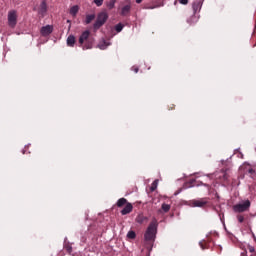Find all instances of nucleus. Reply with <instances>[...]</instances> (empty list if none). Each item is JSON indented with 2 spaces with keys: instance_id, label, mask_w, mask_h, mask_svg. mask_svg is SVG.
I'll list each match as a JSON object with an SVG mask.
<instances>
[{
  "instance_id": "obj_14",
  "label": "nucleus",
  "mask_w": 256,
  "mask_h": 256,
  "mask_svg": "<svg viewBox=\"0 0 256 256\" xmlns=\"http://www.w3.org/2000/svg\"><path fill=\"white\" fill-rule=\"evenodd\" d=\"M161 211H163V213H169V211H171V205L163 203L161 206V210H159V213H161Z\"/></svg>"
},
{
  "instance_id": "obj_21",
  "label": "nucleus",
  "mask_w": 256,
  "mask_h": 256,
  "mask_svg": "<svg viewBox=\"0 0 256 256\" xmlns=\"http://www.w3.org/2000/svg\"><path fill=\"white\" fill-rule=\"evenodd\" d=\"M99 49L105 50L107 49V42L103 41L98 45Z\"/></svg>"
},
{
  "instance_id": "obj_16",
  "label": "nucleus",
  "mask_w": 256,
  "mask_h": 256,
  "mask_svg": "<svg viewBox=\"0 0 256 256\" xmlns=\"http://www.w3.org/2000/svg\"><path fill=\"white\" fill-rule=\"evenodd\" d=\"M92 21H95V14L86 15L85 23L89 25Z\"/></svg>"
},
{
  "instance_id": "obj_27",
  "label": "nucleus",
  "mask_w": 256,
  "mask_h": 256,
  "mask_svg": "<svg viewBox=\"0 0 256 256\" xmlns=\"http://www.w3.org/2000/svg\"><path fill=\"white\" fill-rule=\"evenodd\" d=\"M248 250L250 251V253H255V247L251 245L248 246Z\"/></svg>"
},
{
  "instance_id": "obj_26",
  "label": "nucleus",
  "mask_w": 256,
  "mask_h": 256,
  "mask_svg": "<svg viewBox=\"0 0 256 256\" xmlns=\"http://www.w3.org/2000/svg\"><path fill=\"white\" fill-rule=\"evenodd\" d=\"M181 5H187L189 3V0H178Z\"/></svg>"
},
{
  "instance_id": "obj_24",
  "label": "nucleus",
  "mask_w": 256,
  "mask_h": 256,
  "mask_svg": "<svg viewBox=\"0 0 256 256\" xmlns=\"http://www.w3.org/2000/svg\"><path fill=\"white\" fill-rule=\"evenodd\" d=\"M237 219H238L239 223H243V221H245V217H243V215H238Z\"/></svg>"
},
{
  "instance_id": "obj_29",
  "label": "nucleus",
  "mask_w": 256,
  "mask_h": 256,
  "mask_svg": "<svg viewBox=\"0 0 256 256\" xmlns=\"http://www.w3.org/2000/svg\"><path fill=\"white\" fill-rule=\"evenodd\" d=\"M132 71H134V73H139V68L138 67H132Z\"/></svg>"
},
{
  "instance_id": "obj_5",
  "label": "nucleus",
  "mask_w": 256,
  "mask_h": 256,
  "mask_svg": "<svg viewBox=\"0 0 256 256\" xmlns=\"http://www.w3.org/2000/svg\"><path fill=\"white\" fill-rule=\"evenodd\" d=\"M18 17L16 10H10L8 12V27L15 29V27H17Z\"/></svg>"
},
{
  "instance_id": "obj_22",
  "label": "nucleus",
  "mask_w": 256,
  "mask_h": 256,
  "mask_svg": "<svg viewBox=\"0 0 256 256\" xmlns=\"http://www.w3.org/2000/svg\"><path fill=\"white\" fill-rule=\"evenodd\" d=\"M156 189H157V180H155V181L152 183L151 187H150V190H151V191H155Z\"/></svg>"
},
{
  "instance_id": "obj_18",
  "label": "nucleus",
  "mask_w": 256,
  "mask_h": 256,
  "mask_svg": "<svg viewBox=\"0 0 256 256\" xmlns=\"http://www.w3.org/2000/svg\"><path fill=\"white\" fill-rule=\"evenodd\" d=\"M115 3H117V0H110L109 3H107L108 9H114Z\"/></svg>"
},
{
  "instance_id": "obj_25",
  "label": "nucleus",
  "mask_w": 256,
  "mask_h": 256,
  "mask_svg": "<svg viewBox=\"0 0 256 256\" xmlns=\"http://www.w3.org/2000/svg\"><path fill=\"white\" fill-rule=\"evenodd\" d=\"M65 249L68 253H71V251H73V247H71V245L69 244L65 246Z\"/></svg>"
},
{
  "instance_id": "obj_33",
  "label": "nucleus",
  "mask_w": 256,
  "mask_h": 256,
  "mask_svg": "<svg viewBox=\"0 0 256 256\" xmlns=\"http://www.w3.org/2000/svg\"><path fill=\"white\" fill-rule=\"evenodd\" d=\"M146 9H155V6L146 7Z\"/></svg>"
},
{
  "instance_id": "obj_17",
  "label": "nucleus",
  "mask_w": 256,
  "mask_h": 256,
  "mask_svg": "<svg viewBox=\"0 0 256 256\" xmlns=\"http://www.w3.org/2000/svg\"><path fill=\"white\" fill-rule=\"evenodd\" d=\"M127 203H129V202H127L126 198H120V199H118L116 205H117V207H124V205H127Z\"/></svg>"
},
{
  "instance_id": "obj_19",
  "label": "nucleus",
  "mask_w": 256,
  "mask_h": 256,
  "mask_svg": "<svg viewBox=\"0 0 256 256\" xmlns=\"http://www.w3.org/2000/svg\"><path fill=\"white\" fill-rule=\"evenodd\" d=\"M127 237L128 239H135L137 237V234L135 233V231L131 230L128 232Z\"/></svg>"
},
{
  "instance_id": "obj_2",
  "label": "nucleus",
  "mask_w": 256,
  "mask_h": 256,
  "mask_svg": "<svg viewBox=\"0 0 256 256\" xmlns=\"http://www.w3.org/2000/svg\"><path fill=\"white\" fill-rule=\"evenodd\" d=\"M157 227H159V222H157V218H153L144 234L145 241H155Z\"/></svg>"
},
{
  "instance_id": "obj_11",
  "label": "nucleus",
  "mask_w": 256,
  "mask_h": 256,
  "mask_svg": "<svg viewBox=\"0 0 256 256\" xmlns=\"http://www.w3.org/2000/svg\"><path fill=\"white\" fill-rule=\"evenodd\" d=\"M202 3L199 0H196L193 4H192V9L194 14L195 13H199V11H201V7H202Z\"/></svg>"
},
{
  "instance_id": "obj_4",
  "label": "nucleus",
  "mask_w": 256,
  "mask_h": 256,
  "mask_svg": "<svg viewBox=\"0 0 256 256\" xmlns=\"http://www.w3.org/2000/svg\"><path fill=\"white\" fill-rule=\"evenodd\" d=\"M250 208H251V201L245 200L242 203L234 205L233 211H235V213H245V211H249Z\"/></svg>"
},
{
  "instance_id": "obj_1",
  "label": "nucleus",
  "mask_w": 256,
  "mask_h": 256,
  "mask_svg": "<svg viewBox=\"0 0 256 256\" xmlns=\"http://www.w3.org/2000/svg\"><path fill=\"white\" fill-rule=\"evenodd\" d=\"M94 43L95 38L91 37V32L89 30L84 31L79 37V44L83 51H85V49H93Z\"/></svg>"
},
{
  "instance_id": "obj_9",
  "label": "nucleus",
  "mask_w": 256,
  "mask_h": 256,
  "mask_svg": "<svg viewBox=\"0 0 256 256\" xmlns=\"http://www.w3.org/2000/svg\"><path fill=\"white\" fill-rule=\"evenodd\" d=\"M133 211V204L127 203L125 207L121 210V215H129Z\"/></svg>"
},
{
  "instance_id": "obj_6",
  "label": "nucleus",
  "mask_w": 256,
  "mask_h": 256,
  "mask_svg": "<svg viewBox=\"0 0 256 256\" xmlns=\"http://www.w3.org/2000/svg\"><path fill=\"white\" fill-rule=\"evenodd\" d=\"M125 5L120 10L121 17H129L131 15V1L125 0Z\"/></svg>"
},
{
  "instance_id": "obj_31",
  "label": "nucleus",
  "mask_w": 256,
  "mask_h": 256,
  "mask_svg": "<svg viewBox=\"0 0 256 256\" xmlns=\"http://www.w3.org/2000/svg\"><path fill=\"white\" fill-rule=\"evenodd\" d=\"M136 3L139 5V4L143 3V0H136Z\"/></svg>"
},
{
  "instance_id": "obj_23",
  "label": "nucleus",
  "mask_w": 256,
  "mask_h": 256,
  "mask_svg": "<svg viewBox=\"0 0 256 256\" xmlns=\"http://www.w3.org/2000/svg\"><path fill=\"white\" fill-rule=\"evenodd\" d=\"M103 1L104 0H94V3L97 7H101V5H103Z\"/></svg>"
},
{
  "instance_id": "obj_12",
  "label": "nucleus",
  "mask_w": 256,
  "mask_h": 256,
  "mask_svg": "<svg viewBox=\"0 0 256 256\" xmlns=\"http://www.w3.org/2000/svg\"><path fill=\"white\" fill-rule=\"evenodd\" d=\"M75 43H76L75 36L69 35L67 38L68 47H75Z\"/></svg>"
},
{
  "instance_id": "obj_10",
  "label": "nucleus",
  "mask_w": 256,
  "mask_h": 256,
  "mask_svg": "<svg viewBox=\"0 0 256 256\" xmlns=\"http://www.w3.org/2000/svg\"><path fill=\"white\" fill-rule=\"evenodd\" d=\"M135 221L136 223H139V225H143V223H147V221H149V218L143 214H138Z\"/></svg>"
},
{
  "instance_id": "obj_13",
  "label": "nucleus",
  "mask_w": 256,
  "mask_h": 256,
  "mask_svg": "<svg viewBox=\"0 0 256 256\" xmlns=\"http://www.w3.org/2000/svg\"><path fill=\"white\" fill-rule=\"evenodd\" d=\"M70 15H72L73 17H77V13H79V5H74L70 8L69 11Z\"/></svg>"
},
{
  "instance_id": "obj_28",
  "label": "nucleus",
  "mask_w": 256,
  "mask_h": 256,
  "mask_svg": "<svg viewBox=\"0 0 256 256\" xmlns=\"http://www.w3.org/2000/svg\"><path fill=\"white\" fill-rule=\"evenodd\" d=\"M199 245H200L201 249H203V250L207 249V247L205 246V242H200Z\"/></svg>"
},
{
  "instance_id": "obj_3",
  "label": "nucleus",
  "mask_w": 256,
  "mask_h": 256,
  "mask_svg": "<svg viewBox=\"0 0 256 256\" xmlns=\"http://www.w3.org/2000/svg\"><path fill=\"white\" fill-rule=\"evenodd\" d=\"M107 19H109V14H107V11H102L97 15V19L93 25V28L95 31L101 29L103 27L104 23H107Z\"/></svg>"
},
{
  "instance_id": "obj_15",
  "label": "nucleus",
  "mask_w": 256,
  "mask_h": 256,
  "mask_svg": "<svg viewBox=\"0 0 256 256\" xmlns=\"http://www.w3.org/2000/svg\"><path fill=\"white\" fill-rule=\"evenodd\" d=\"M39 13H41V15H44V13H47V2L42 1L41 5H40Z\"/></svg>"
},
{
  "instance_id": "obj_30",
  "label": "nucleus",
  "mask_w": 256,
  "mask_h": 256,
  "mask_svg": "<svg viewBox=\"0 0 256 256\" xmlns=\"http://www.w3.org/2000/svg\"><path fill=\"white\" fill-rule=\"evenodd\" d=\"M223 179H224V181H227V179H229V176L227 175V173L223 174Z\"/></svg>"
},
{
  "instance_id": "obj_8",
  "label": "nucleus",
  "mask_w": 256,
  "mask_h": 256,
  "mask_svg": "<svg viewBox=\"0 0 256 256\" xmlns=\"http://www.w3.org/2000/svg\"><path fill=\"white\" fill-rule=\"evenodd\" d=\"M40 33L42 37H48V35H51L53 33V26L46 25L41 28Z\"/></svg>"
},
{
  "instance_id": "obj_20",
  "label": "nucleus",
  "mask_w": 256,
  "mask_h": 256,
  "mask_svg": "<svg viewBox=\"0 0 256 256\" xmlns=\"http://www.w3.org/2000/svg\"><path fill=\"white\" fill-rule=\"evenodd\" d=\"M115 31H117V33H121V32L123 31V24L118 23V24L115 26Z\"/></svg>"
},
{
  "instance_id": "obj_7",
  "label": "nucleus",
  "mask_w": 256,
  "mask_h": 256,
  "mask_svg": "<svg viewBox=\"0 0 256 256\" xmlns=\"http://www.w3.org/2000/svg\"><path fill=\"white\" fill-rule=\"evenodd\" d=\"M207 198H201L198 200H192L190 201V206L191 207H205L207 205Z\"/></svg>"
},
{
  "instance_id": "obj_32",
  "label": "nucleus",
  "mask_w": 256,
  "mask_h": 256,
  "mask_svg": "<svg viewBox=\"0 0 256 256\" xmlns=\"http://www.w3.org/2000/svg\"><path fill=\"white\" fill-rule=\"evenodd\" d=\"M249 173H251V174L253 175V173H255V170L250 169V170H249Z\"/></svg>"
}]
</instances>
